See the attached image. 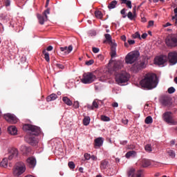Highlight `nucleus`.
Instances as JSON below:
<instances>
[{
  "mask_svg": "<svg viewBox=\"0 0 177 177\" xmlns=\"http://www.w3.org/2000/svg\"><path fill=\"white\" fill-rule=\"evenodd\" d=\"M24 131H29L30 136L26 137V141L27 143H29L31 146H37L38 145V140L37 138L34 136H38L39 135V132H41V129L39 127L32 125V124H24L23 127Z\"/></svg>",
  "mask_w": 177,
  "mask_h": 177,
  "instance_id": "obj_1",
  "label": "nucleus"
},
{
  "mask_svg": "<svg viewBox=\"0 0 177 177\" xmlns=\"http://www.w3.org/2000/svg\"><path fill=\"white\" fill-rule=\"evenodd\" d=\"M154 78H156V75L151 73L146 74L145 78L140 82L142 88L154 89L157 86V80H154Z\"/></svg>",
  "mask_w": 177,
  "mask_h": 177,
  "instance_id": "obj_2",
  "label": "nucleus"
},
{
  "mask_svg": "<svg viewBox=\"0 0 177 177\" xmlns=\"http://www.w3.org/2000/svg\"><path fill=\"white\" fill-rule=\"evenodd\" d=\"M115 79L118 85H123V84L129 81V75L127 72H121L115 74Z\"/></svg>",
  "mask_w": 177,
  "mask_h": 177,
  "instance_id": "obj_3",
  "label": "nucleus"
},
{
  "mask_svg": "<svg viewBox=\"0 0 177 177\" xmlns=\"http://www.w3.org/2000/svg\"><path fill=\"white\" fill-rule=\"evenodd\" d=\"M139 56H140V53L139 51H133L129 53L125 57V63L127 64H133L138 59H139Z\"/></svg>",
  "mask_w": 177,
  "mask_h": 177,
  "instance_id": "obj_4",
  "label": "nucleus"
},
{
  "mask_svg": "<svg viewBox=\"0 0 177 177\" xmlns=\"http://www.w3.org/2000/svg\"><path fill=\"white\" fill-rule=\"evenodd\" d=\"M24 172H26V165L22 162H17L13 170V175L15 176H20Z\"/></svg>",
  "mask_w": 177,
  "mask_h": 177,
  "instance_id": "obj_5",
  "label": "nucleus"
},
{
  "mask_svg": "<svg viewBox=\"0 0 177 177\" xmlns=\"http://www.w3.org/2000/svg\"><path fill=\"white\" fill-rule=\"evenodd\" d=\"M143 68H146V62L145 60H140L136 62L131 68V71L133 73H139V71H142Z\"/></svg>",
  "mask_w": 177,
  "mask_h": 177,
  "instance_id": "obj_6",
  "label": "nucleus"
},
{
  "mask_svg": "<svg viewBox=\"0 0 177 177\" xmlns=\"http://www.w3.org/2000/svg\"><path fill=\"white\" fill-rule=\"evenodd\" d=\"M163 121L169 124L170 125H177V120L172 115V113L167 111L162 115Z\"/></svg>",
  "mask_w": 177,
  "mask_h": 177,
  "instance_id": "obj_7",
  "label": "nucleus"
},
{
  "mask_svg": "<svg viewBox=\"0 0 177 177\" xmlns=\"http://www.w3.org/2000/svg\"><path fill=\"white\" fill-rule=\"evenodd\" d=\"M96 80V75L91 72H88L83 74V77L81 79L82 84H92Z\"/></svg>",
  "mask_w": 177,
  "mask_h": 177,
  "instance_id": "obj_8",
  "label": "nucleus"
},
{
  "mask_svg": "<svg viewBox=\"0 0 177 177\" xmlns=\"http://www.w3.org/2000/svg\"><path fill=\"white\" fill-rule=\"evenodd\" d=\"M165 42L167 46H177V34L169 35L165 39Z\"/></svg>",
  "mask_w": 177,
  "mask_h": 177,
  "instance_id": "obj_9",
  "label": "nucleus"
},
{
  "mask_svg": "<svg viewBox=\"0 0 177 177\" xmlns=\"http://www.w3.org/2000/svg\"><path fill=\"white\" fill-rule=\"evenodd\" d=\"M160 102L162 106L171 107V106H172V98L168 95H163L160 97Z\"/></svg>",
  "mask_w": 177,
  "mask_h": 177,
  "instance_id": "obj_10",
  "label": "nucleus"
},
{
  "mask_svg": "<svg viewBox=\"0 0 177 177\" xmlns=\"http://www.w3.org/2000/svg\"><path fill=\"white\" fill-rule=\"evenodd\" d=\"M50 13V9L47 8L44 12H43L42 15L38 14L37 15V19L39 20V24H44L45 21L48 20V15Z\"/></svg>",
  "mask_w": 177,
  "mask_h": 177,
  "instance_id": "obj_11",
  "label": "nucleus"
},
{
  "mask_svg": "<svg viewBox=\"0 0 177 177\" xmlns=\"http://www.w3.org/2000/svg\"><path fill=\"white\" fill-rule=\"evenodd\" d=\"M4 119L7 122H9V124H17V122L19 121V119H17L16 115L12 113L5 114Z\"/></svg>",
  "mask_w": 177,
  "mask_h": 177,
  "instance_id": "obj_12",
  "label": "nucleus"
},
{
  "mask_svg": "<svg viewBox=\"0 0 177 177\" xmlns=\"http://www.w3.org/2000/svg\"><path fill=\"white\" fill-rule=\"evenodd\" d=\"M124 67V64L121 61H115L113 62L112 67L111 68V71H114L117 73V71H120L121 68Z\"/></svg>",
  "mask_w": 177,
  "mask_h": 177,
  "instance_id": "obj_13",
  "label": "nucleus"
},
{
  "mask_svg": "<svg viewBox=\"0 0 177 177\" xmlns=\"http://www.w3.org/2000/svg\"><path fill=\"white\" fill-rule=\"evenodd\" d=\"M168 60L171 64H176L177 63V53L176 51L170 52L168 53Z\"/></svg>",
  "mask_w": 177,
  "mask_h": 177,
  "instance_id": "obj_14",
  "label": "nucleus"
},
{
  "mask_svg": "<svg viewBox=\"0 0 177 177\" xmlns=\"http://www.w3.org/2000/svg\"><path fill=\"white\" fill-rule=\"evenodd\" d=\"M167 62V56L162 55L159 57H156L154 59V64L158 66H162V64Z\"/></svg>",
  "mask_w": 177,
  "mask_h": 177,
  "instance_id": "obj_15",
  "label": "nucleus"
},
{
  "mask_svg": "<svg viewBox=\"0 0 177 177\" xmlns=\"http://www.w3.org/2000/svg\"><path fill=\"white\" fill-rule=\"evenodd\" d=\"M140 165L142 168H147L151 165V160L146 158H142L140 160Z\"/></svg>",
  "mask_w": 177,
  "mask_h": 177,
  "instance_id": "obj_16",
  "label": "nucleus"
},
{
  "mask_svg": "<svg viewBox=\"0 0 177 177\" xmlns=\"http://www.w3.org/2000/svg\"><path fill=\"white\" fill-rule=\"evenodd\" d=\"M109 45L111 46V57H115V55H117V44L111 41Z\"/></svg>",
  "mask_w": 177,
  "mask_h": 177,
  "instance_id": "obj_17",
  "label": "nucleus"
},
{
  "mask_svg": "<svg viewBox=\"0 0 177 177\" xmlns=\"http://www.w3.org/2000/svg\"><path fill=\"white\" fill-rule=\"evenodd\" d=\"M128 175L129 176H132V177H142V170H138L135 174V169H131L129 170Z\"/></svg>",
  "mask_w": 177,
  "mask_h": 177,
  "instance_id": "obj_18",
  "label": "nucleus"
},
{
  "mask_svg": "<svg viewBox=\"0 0 177 177\" xmlns=\"http://www.w3.org/2000/svg\"><path fill=\"white\" fill-rule=\"evenodd\" d=\"M19 156V150L16 148H12L10 151V154L8 156V160H13L14 157Z\"/></svg>",
  "mask_w": 177,
  "mask_h": 177,
  "instance_id": "obj_19",
  "label": "nucleus"
},
{
  "mask_svg": "<svg viewBox=\"0 0 177 177\" xmlns=\"http://www.w3.org/2000/svg\"><path fill=\"white\" fill-rule=\"evenodd\" d=\"M59 49L61 52H64V55H68L69 53H71V51L73 50V46L70 45L68 47H60Z\"/></svg>",
  "mask_w": 177,
  "mask_h": 177,
  "instance_id": "obj_20",
  "label": "nucleus"
},
{
  "mask_svg": "<svg viewBox=\"0 0 177 177\" xmlns=\"http://www.w3.org/2000/svg\"><path fill=\"white\" fill-rule=\"evenodd\" d=\"M104 140H103V138L99 137L94 140L95 143V147H101V146H103V142Z\"/></svg>",
  "mask_w": 177,
  "mask_h": 177,
  "instance_id": "obj_21",
  "label": "nucleus"
},
{
  "mask_svg": "<svg viewBox=\"0 0 177 177\" xmlns=\"http://www.w3.org/2000/svg\"><path fill=\"white\" fill-rule=\"evenodd\" d=\"M27 162L30 167V168H34L35 167V164H37V161L34 158H29L27 159Z\"/></svg>",
  "mask_w": 177,
  "mask_h": 177,
  "instance_id": "obj_22",
  "label": "nucleus"
},
{
  "mask_svg": "<svg viewBox=\"0 0 177 177\" xmlns=\"http://www.w3.org/2000/svg\"><path fill=\"white\" fill-rule=\"evenodd\" d=\"M8 131L10 135H17V129L15 126H10L8 128Z\"/></svg>",
  "mask_w": 177,
  "mask_h": 177,
  "instance_id": "obj_23",
  "label": "nucleus"
},
{
  "mask_svg": "<svg viewBox=\"0 0 177 177\" xmlns=\"http://www.w3.org/2000/svg\"><path fill=\"white\" fill-rule=\"evenodd\" d=\"M99 108V104L97 103V102L96 101V100H95L93 102V104L92 105H88L87 106V109L88 110H94V109H98Z\"/></svg>",
  "mask_w": 177,
  "mask_h": 177,
  "instance_id": "obj_24",
  "label": "nucleus"
},
{
  "mask_svg": "<svg viewBox=\"0 0 177 177\" xmlns=\"http://www.w3.org/2000/svg\"><path fill=\"white\" fill-rule=\"evenodd\" d=\"M56 99H57V95L55 93L50 94L46 97L47 102H52L53 100H56Z\"/></svg>",
  "mask_w": 177,
  "mask_h": 177,
  "instance_id": "obj_25",
  "label": "nucleus"
},
{
  "mask_svg": "<svg viewBox=\"0 0 177 177\" xmlns=\"http://www.w3.org/2000/svg\"><path fill=\"white\" fill-rule=\"evenodd\" d=\"M62 102L67 106H73V102L71 101L68 97H63Z\"/></svg>",
  "mask_w": 177,
  "mask_h": 177,
  "instance_id": "obj_26",
  "label": "nucleus"
},
{
  "mask_svg": "<svg viewBox=\"0 0 177 177\" xmlns=\"http://www.w3.org/2000/svg\"><path fill=\"white\" fill-rule=\"evenodd\" d=\"M20 150L22 151V153H24V154H27V153H28L31 149H30V147H26L25 145H21Z\"/></svg>",
  "mask_w": 177,
  "mask_h": 177,
  "instance_id": "obj_27",
  "label": "nucleus"
},
{
  "mask_svg": "<svg viewBox=\"0 0 177 177\" xmlns=\"http://www.w3.org/2000/svg\"><path fill=\"white\" fill-rule=\"evenodd\" d=\"M108 165H109V161H107L106 160H104L101 161L100 168L101 169H106Z\"/></svg>",
  "mask_w": 177,
  "mask_h": 177,
  "instance_id": "obj_28",
  "label": "nucleus"
},
{
  "mask_svg": "<svg viewBox=\"0 0 177 177\" xmlns=\"http://www.w3.org/2000/svg\"><path fill=\"white\" fill-rule=\"evenodd\" d=\"M117 1L113 0L112 1L108 6V9H114L115 6H117Z\"/></svg>",
  "mask_w": 177,
  "mask_h": 177,
  "instance_id": "obj_29",
  "label": "nucleus"
},
{
  "mask_svg": "<svg viewBox=\"0 0 177 177\" xmlns=\"http://www.w3.org/2000/svg\"><path fill=\"white\" fill-rule=\"evenodd\" d=\"M43 55H44V59L48 62H50V58L49 57V53L46 52V50H43Z\"/></svg>",
  "mask_w": 177,
  "mask_h": 177,
  "instance_id": "obj_30",
  "label": "nucleus"
},
{
  "mask_svg": "<svg viewBox=\"0 0 177 177\" xmlns=\"http://www.w3.org/2000/svg\"><path fill=\"white\" fill-rule=\"evenodd\" d=\"M0 20H6V21H8V20H9V15L6 13L1 14Z\"/></svg>",
  "mask_w": 177,
  "mask_h": 177,
  "instance_id": "obj_31",
  "label": "nucleus"
},
{
  "mask_svg": "<svg viewBox=\"0 0 177 177\" xmlns=\"http://www.w3.org/2000/svg\"><path fill=\"white\" fill-rule=\"evenodd\" d=\"M0 167H3V168H6L8 167V158H5L0 162Z\"/></svg>",
  "mask_w": 177,
  "mask_h": 177,
  "instance_id": "obj_32",
  "label": "nucleus"
},
{
  "mask_svg": "<svg viewBox=\"0 0 177 177\" xmlns=\"http://www.w3.org/2000/svg\"><path fill=\"white\" fill-rule=\"evenodd\" d=\"M91 122V118L89 116H86L83 119V124L86 127L89 125V123Z\"/></svg>",
  "mask_w": 177,
  "mask_h": 177,
  "instance_id": "obj_33",
  "label": "nucleus"
},
{
  "mask_svg": "<svg viewBox=\"0 0 177 177\" xmlns=\"http://www.w3.org/2000/svg\"><path fill=\"white\" fill-rule=\"evenodd\" d=\"M145 124H153V118L151 116H147L145 120Z\"/></svg>",
  "mask_w": 177,
  "mask_h": 177,
  "instance_id": "obj_34",
  "label": "nucleus"
},
{
  "mask_svg": "<svg viewBox=\"0 0 177 177\" xmlns=\"http://www.w3.org/2000/svg\"><path fill=\"white\" fill-rule=\"evenodd\" d=\"M127 17L129 20H133L134 19H136V15L133 14L132 12L130 11L128 12Z\"/></svg>",
  "mask_w": 177,
  "mask_h": 177,
  "instance_id": "obj_35",
  "label": "nucleus"
},
{
  "mask_svg": "<svg viewBox=\"0 0 177 177\" xmlns=\"http://www.w3.org/2000/svg\"><path fill=\"white\" fill-rule=\"evenodd\" d=\"M104 37L109 44H111V42H114L113 40H111V35H110V34H105Z\"/></svg>",
  "mask_w": 177,
  "mask_h": 177,
  "instance_id": "obj_36",
  "label": "nucleus"
},
{
  "mask_svg": "<svg viewBox=\"0 0 177 177\" xmlns=\"http://www.w3.org/2000/svg\"><path fill=\"white\" fill-rule=\"evenodd\" d=\"M145 150L147 151L148 153L151 152L153 151L151 148V145L147 144V145H145Z\"/></svg>",
  "mask_w": 177,
  "mask_h": 177,
  "instance_id": "obj_37",
  "label": "nucleus"
},
{
  "mask_svg": "<svg viewBox=\"0 0 177 177\" xmlns=\"http://www.w3.org/2000/svg\"><path fill=\"white\" fill-rule=\"evenodd\" d=\"M95 17H97V19H102V17H103V14L102 13L101 11H95Z\"/></svg>",
  "mask_w": 177,
  "mask_h": 177,
  "instance_id": "obj_38",
  "label": "nucleus"
},
{
  "mask_svg": "<svg viewBox=\"0 0 177 177\" xmlns=\"http://www.w3.org/2000/svg\"><path fill=\"white\" fill-rule=\"evenodd\" d=\"M132 37L134 38V39H136V38H138V39H142V37H140V34L139 32H136L133 35H132Z\"/></svg>",
  "mask_w": 177,
  "mask_h": 177,
  "instance_id": "obj_39",
  "label": "nucleus"
},
{
  "mask_svg": "<svg viewBox=\"0 0 177 177\" xmlns=\"http://www.w3.org/2000/svg\"><path fill=\"white\" fill-rule=\"evenodd\" d=\"M135 151H130L129 152H127L126 153V158H129V157H131V156H133V154H135Z\"/></svg>",
  "mask_w": 177,
  "mask_h": 177,
  "instance_id": "obj_40",
  "label": "nucleus"
},
{
  "mask_svg": "<svg viewBox=\"0 0 177 177\" xmlns=\"http://www.w3.org/2000/svg\"><path fill=\"white\" fill-rule=\"evenodd\" d=\"M168 155L171 157V158H175V151H174L173 150H169L168 151Z\"/></svg>",
  "mask_w": 177,
  "mask_h": 177,
  "instance_id": "obj_41",
  "label": "nucleus"
},
{
  "mask_svg": "<svg viewBox=\"0 0 177 177\" xmlns=\"http://www.w3.org/2000/svg\"><path fill=\"white\" fill-rule=\"evenodd\" d=\"M124 3L127 5L129 9H132V1L127 0Z\"/></svg>",
  "mask_w": 177,
  "mask_h": 177,
  "instance_id": "obj_42",
  "label": "nucleus"
},
{
  "mask_svg": "<svg viewBox=\"0 0 177 177\" xmlns=\"http://www.w3.org/2000/svg\"><path fill=\"white\" fill-rule=\"evenodd\" d=\"M68 165L71 169H74V168H75V164H74V162H69Z\"/></svg>",
  "mask_w": 177,
  "mask_h": 177,
  "instance_id": "obj_43",
  "label": "nucleus"
},
{
  "mask_svg": "<svg viewBox=\"0 0 177 177\" xmlns=\"http://www.w3.org/2000/svg\"><path fill=\"white\" fill-rule=\"evenodd\" d=\"M102 121H110V118L106 116V115H102L101 116Z\"/></svg>",
  "mask_w": 177,
  "mask_h": 177,
  "instance_id": "obj_44",
  "label": "nucleus"
},
{
  "mask_svg": "<svg viewBox=\"0 0 177 177\" xmlns=\"http://www.w3.org/2000/svg\"><path fill=\"white\" fill-rule=\"evenodd\" d=\"M74 109H78L80 107V102L78 101H75L73 103Z\"/></svg>",
  "mask_w": 177,
  "mask_h": 177,
  "instance_id": "obj_45",
  "label": "nucleus"
},
{
  "mask_svg": "<svg viewBox=\"0 0 177 177\" xmlns=\"http://www.w3.org/2000/svg\"><path fill=\"white\" fill-rule=\"evenodd\" d=\"M167 92H168V93H174V92H175V88H174V87H170V88H168V90H167Z\"/></svg>",
  "mask_w": 177,
  "mask_h": 177,
  "instance_id": "obj_46",
  "label": "nucleus"
},
{
  "mask_svg": "<svg viewBox=\"0 0 177 177\" xmlns=\"http://www.w3.org/2000/svg\"><path fill=\"white\" fill-rule=\"evenodd\" d=\"M127 12V9L123 8L121 11L120 13L121 15H122L123 18L125 19V17H127V15H125V12Z\"/></svg>",
  "mask_w": 177,
  "mask_h": 177,
  "instance_id": "obj_47",
  "label": "nucleus"
},
{
  "mask_svg": "<svg viewBox=\"0 0 177 177\" xmlns=\"http://www.w3.org/2000/svg\"><path fill=\"white\" fill-rule=\"evenodd\" d=\"M56 67H57V68H60L61 70H63L64 68V65L62 64H55Z\"/></svg>",
  "mask_w": 177,
  "mask_h": 177,
  "instance_id": "obj_48",
  "label": "nucleus"
},
{
  "mask_svg": "<svg viewBox=\"0 0 177 177\" xmlns=\"http://www.w3.org/2000/svg\"><path fill=\"white\" fill-rule=\"evenodd\" d=\"M93 63H95L93 59H90L89 61L86 62V66H92Z\"/></svg>",
  "mask_w": 177,
  "mask_h": 177,
  "instance_id": "obj_49",
  "label": "nucleus"
},
{
  "mask_svg": "<svg viewBox=\"0 0 177 177\" xmlns=\"http://www.w3.org/2000/svg\"><path fill=\"white\" fill-rule=\"evenodd\" d=\"M10 0H6L4 1V5L5 6L8 7V6H10Z\"/></svg>",
  "mask_w": 177,
  "mask_h": 177,
  "instance_id": "obj_50",
  "label": "nucleus"
},
{
  "mask_svg": "<svg viewBox=\"0 0 177 177\" xmlns=\"http://www.w3.org/2000/svg\"><path fill=\"white\" fill-rule=\"evenodd\" d=\"M84 158L85 160H91V154L89 153H84Z\"/></svg>",
  "mask_w": 177,
  "mask_h": 177,
  "instance_id": "obj_51",
  "label": "nucleus"
},
{
  "mask_svg": "<svg viewBox=\"0 0 177 177\" xmlns=\"http://www.w3.org/2000/svg\"><path fill=\"white\" fill-rule=\"evenodd\" d=\"M100 49L95 47H93V53H99Z\"/></svg>",
  "mask_w": 177,
  "mask_h": 177,
  "instance_id": "obj_52",
  "label": "nucleus"
},
{
  "mask_svg": "<svg viewBox=\"0 0 177 177\" xmlns=\"http://www.w3.org/2000/svg\"><path fill=\"white\" fill-rule=\"evenodd\" d=\"M122 124H124V125H128L129 120H128V119H122Z\"/></svg>",
  "mask_w": 177,
  "mask_h": 177,
  "instance_id": "obj_53",
  "label": "nucleus"
},
{
  "mask_svg": "<svg viewBox=\"0 0 177 177\" xmlns=\"http://www.w3.org/2000/svg\"><path fill=\"white\" fill-rule=\"evenodd\" d=\"M169 26H172V24H171V23L167 22L165 24L162 25V27H164V28H167V27H169Z\"/></svg>",
  "mask_w": 177,
  "mask_h": 177,
  "instance_id": "obj_54",
  "label": "nucleus"
},
{
  "mask_svg": "<svg viewBox=\"0 0 177 177\" xmlns=\"http://www.w3.org/2000/svg\"><path fill=\"white\" fill-rule=\"evenodd\" d=\"M153 26H154V21H149V24H148V27H151Z\"/></svg>",
  "mask_w": 177,
  "mask_h": 177,
  "instance_id": "obj_55",
  "label": "nucleus"
},
{
  "mask_svg": "<svg viewBox=\"0 0 177 177\" xmlns=\"http://www.w3.org/2000/svg\"><path fill=\"white\" fill-rule=\"evenodd\" d=\"M141 38H142V39H146V38H147V33H143L141 35Z\"/></svg>",
  "mask_w": 177,
  "mask_h": 177,
  "instance_id": "obj_56",
  "label": "nucleus"
},
{
  "mask_svg": "<svg viewBox=\"0 0 177 177\" xmlns=\"http://www.w3.org/2000/svg\"><path fill=\"white\" fill-rule=\"evenodd\" d=\"M128 44L129 45H134L135 44V40H128Z\"/></svg>",
  "mask_w": 177,
  "mask_h": 177,
  "instance_id": "obj_57",
  "label": "nucleus"
},
{
  "mask_svg": "<svg viewBox=\"0 0 177 177\" xmlns=\"http://www.w3.org/2000/svg\"><path fill=\"white\" fill-rule=\"evenodd\" d=\"M90 158H91V160H93V161H96V160H97V157H96L94 155L91 156Z\"/></svg>",
  "mask_w": 177,
  "mask_h": 177,
  "instance_id": "obj_58",
  "label": "nucleus"
},
{
  "mask_svg": "<svg viewBox=\"0 0 177 177\" xmlns=\"http://www.w3.org/2000/svg\"><path fill=\"white\" fill-rule=\"evenodd\" d=\"M47 50L48 52H50V50H53V46H49L48 47H47Z\"/></svg>",
  "mask_w": 177,
  "mask_h": 177,
  "instance_id": "obj_59",
  "label": "nucleus"
},
{
  "mask_svg": "<svg viewBox=\"0 0 177 177\" xmlns=\"http://www.w3.org/2000/svg\"><path fill=\"white\" fill-rule=\"evenodd\" d=\"M121 39L125 42L127 41V37H125V35H122L121 36Z\"/></svg>",
  "mask_w": 177,
  "mask_h": 177,
  "instance_id": "obj_60",
  "label": "nucleus"
},
{
  "mask_svg": "<svg viewBox=\"0 0 177 177\" xmlns=\"http://www.w3.org/2000/svg\"><path fill=\"white\" fill-rule=\"evenodd\" d=\"M112 106H113V107H118V103L114 102V103L112 104Z\"/></svg>",
  "mask_w": 177,
  "mask_h": 177,
  "instance_id": "obj_61",
  "label": "nucleus"
},
{
  "mask_svg": "<svg viewBox=\"0 0 177 177\" xmlns=\"http://www.w3.org/2000/svg\"><path fill=\"white\" fill-rule=\"evenodd\" d=\"M133 15H136V6L133 8Z\"/></svg>",
  "mask_w": 177,
  "mask_h": 177,
  "instance_id": "obj_62",
  "label": "nucleus"
},
{
  "mask_svg": "<svg viewBox=\"0 0 177 177\" xmlns=\"http://www.w3.org/2000/svg\"><path fill=\"white\" fill-rule=\"evenodd\" d=\"M141 21L142 23H146L147 21V20L146 19V18L143 17V18L141 19Z\"/></svg>",
  "mask_w": 177,
  "mask_h": 177,
  "instance_id": "obj_63",
  "label": "nucleus"
},
{
  "mask_svg": "<svg viewBox=\"0 0 177 177\" xmlns=\"http://www.w3.org/2000/svg\"><path fill=\"white\" fill-rule=\"evenodd\" d=\"M174 19L177 21V14H175V15L172 17V20Z\"/></svg>",
  "mask_w": 177,
  "mask_h": 177,
  "instance_id": "obj_64",
  "label": "nucleus"
}]
</instances>
